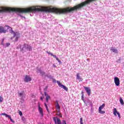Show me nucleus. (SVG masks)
<instances>
[{"label":"nucleus","mask_w":124,"mask_h":124,"mask_svg":"<svg viewBox=\"0 0 124 124\" xmlns=\"http://www.w3.org/2000/svg\"><path fill=\"white\" fill-rule=\"evenodd\" d=\"M57 83L58 84V86H59L61 88L62 86V83H61V81H57Z\"/></svg>","instance_id":"obj_20"},{"label":"nucleus","mask_w":124,"mask_h":124,"mask_svg":"<svg viewBox=\"0 0 124 124\" xmlns=\"http://www.w3.org/2000/svg\"><path fill=\"white\" fill-rule=\"evenodd\" d=\"M3 101V98L0 96V102H2Z\"/></svg>","instance_id":"obj_25"},{"label":"nucleus","mask_w":124,"mask_h":124,"mask_svg":"<svg viewBox=\"0 0 124 124\" xmlns=\"http://www.w3.org/2000/svg\"><path fill=\"white\" fill-rule=\"evenodd\" d=\"M5 27H6L7 29H11V31L10 32L12 33V34L14 35V37H16V41H18V39L20 38V33H19L18 32H14V31H13L12 30V28L9 26L6 25Z\"/></svg>","instance_id":"obj_2"},{"label":"nucleus","mask_w":124,"mask_h":124,"mask_svg":"<svg viewBox=\"0 0 124 124\" xmlns=\"http://www.w3.org/2000/svg\"><path fill=\"white\" fill-rule=\"evenodd\" d=\"M6 45L7 47H8V46H10V43H7L6 44Z\"/></svg>","instance_id":"obj_28"},{"label":"nucleus","mask_w":124,"mask_h":124,"mask_svg":"<svg viewBox=\"0 0 124 124\" xmlns=\"http://www.w3.org/2000/svg\"><path fill=\"white\" fill-rule=\"evenodd\" d=\"M30 81H31V78L30 76L26 75L24 78V81L28 83V82H30Z\"/></svg>","instance_id":"obj_8"},{"label":"nucleus","mask_w":124,"mask_h":124,"mask_svg":"<svg viewBox=\"0 0 124 124\" xmlns=\"http://www.w3.org/2000/svg\"><path fill=\"white\" fill-rule=\"evenodd\" d=\"M57 113L56 115L57 116H59L61 118L62 117V113H61V110H56Z\"/></svg>","instance_id":"obj_17"},{"label":"nucleus","mask_w":124,"mask_h":124,"mask_svg":"<svg viewBox=\"0 0 124 124\" xmlns=\"http://www.w3.org/2000/svg\"><path fill=\"white\" fill-rule=\"evenodd\" d=\"M80 124H83V117L80 118Z\"/></svg>","instance_id":"obj_24"},{"label":"nucleus","mask_w":124,"mask_h":124,"mask_svg":"<svg viewBox=\"0 0 124 124\" xmlns=\"http://www.w3.org/2000/svg\"><path fill=\"white\" fill-rule=\"evenodd\" d=\"M2 116H5L6 118H9V119H10V121L12 122V123H15V122L14 121H13V120H12V118H11V116H10V115L4 113H1V114Z\"/></svg>","instance_id":"obj_9"},{"label":"nucleus","mask_w":124,"mask_h":124,"mask_svg":"<svg viewBox=\"0 0 124 124\" xmlns=\"http://www.w3.org/2000/svg\"><path fill=\"white\" fill-rule=\"evenodd\" d=\"M120 102L122 105H124V100H123V98H122V97L120 98Z\"/></svg>","instance_id":"obj_18"},{"label":"nucleus","mask_w":124,"mask_h":124,"mask_svg":"<svg viewBox=\"0 0 124 124\" xmlns=\"http://www.w3.org/2000/svg\"><path fill=\"white\" fill-rule=\"evenodd\" d=\"M19 96H23L24 95V91H23L22 93H18Z\"/></svg>","instance_id":"obj_23"},{"label":"nucleus","mask_w":124,"mask_h":124,"mask_svg":"<svg viewBox=\"0 0 124 124\" xmlns=\"http://www.w3.org/2000/svg\"><path fill=\"white\" fill-rule=\"evenodd\" d=\"M48 89V86H46V88L45 89V90L46 91V90Z\"/></svg>","instance_id":"obj_32"},{"label":"nucleus","mask_w":124,"mask_h":124,"mask_svg":"<svg viewBox=\"0 0 124 124\" xmlns=\"http://www.w3.org/2000/svg\"><path fill=\"white\" fill-rule=\"evenodd\" d=\"M7 30L4 29L2 26H0V33H6Z\"/></svg>","instance_id":"obj_11"},{"label":"nucleus","mask_w":124,"mask_h":124,"mask_svg":"<svg viewBox=\"0 0 124 124\" xmlns=\"http://www.w3.org/2000/svg\"><path fill=\"white\" fill-rule=\"evenodd\" d=\"M1 12H18L19 13H29V8H11L0 7V13Z\"/></svg>","instance_id":"obj_1"},{"label":"nucleus","mask_w":124,"mask_h":124,"mask_svg":"<svg viewBox=\"0 0 124 124\" xmlns=\"http://www.w3.org/2000/svg\"><path fill=\"white\" fill-rule=\"evenodd\" d=\"M46 53H47V54H48V55H51L52 57H53V58H55V59L57 60L58 62H61V60H60V59L57 58V56L53 55V53H51L50 51H46Z\"/></svg>","instance_id":"obj_6"},{"label":"nucleus","mask_w":124,"mask_h":124,"mask_svg":"<svg viewBox=\"0 0 124 124\" xmlns=\"http://www.w3.org/2000/svg\"><path fill=\"white\" fill-rule=\"evenodd\" d=\"M110 51H112V52H113V53H115L116 54H118V49H117L116 48H114L113 47H112L110 49Z\"/></svg>","instance_id":"obj_16"},{"label":"nucleus","mask_w":124,"mask_h":124,"mask_svg":"<svg viewBox=\"0 0 124 124\" xmlns=\"http://www.w3.org/2000/svg\"><path fill=\"white\" fill-rule=\"evenodd\" d=\"M46 108L47 111L49 113V109L48 108V107H46Z\"/></svg>","instance_id":"obj_30"},{"label":"nucleus","mask_w":124,"mask_h":124,"mask_svg":"<svg viewBox=\"0 0 124 124\" xmlns=\"http://www.w3.org/2000/svg\"><path fill=\"white\" fill-rule=\"evenodd\" d=\"M117 114L119 118V119H121V114H120V112L117 110V108H113V115L115 116H117Z\"/></svg>","instance_id":"obj_5"},{"label":"nucleus","mask_w":124,"mask_h":124,"mask_svg":"<svg viewBox=\"0 0 124 124\" xmlns=\"http://www.w3.org/2000/svg\"><path fill=\"white\" fill-rule=\"evenodd\" d=\"M45 93V96H49V95H48V94H47V93H46V92H45V93Z\"/></svg>","instance_id":"obj_29"},{"label":"nucleus","mask_w":124,"mask_h":124,"mask_svg":"<svg viewBox=\"0 0 124 124\" xmlns=\"http://www.w3.org/2000/svg\"><path fill=\"white\" fill-rule=\"evenodd\" d=\"M53 121H54L56 124H62V121L58 117H53Z\"/></svg>","instance_id":"obj_7"},{"label":"nucleus","mask_w":124,"mask_h":124,"mask_svg":"<svg viewBox=\"0 0 124 124\" xmlns=\"http://www.w3.org/2000/svg\"><path fill=\"white\" fill-rule=\"evenodd\" d=\"M20 50L22 53H25V52H27V51H31L32 48L31 45L28 44H24L23 45V47L20 48Z\"/></svg>","instance_id":"obj_3"},{"label":"nucleus","mask_w":124,"mask_h":124,"mask_svg":"<svg viewBox=\"0 0 124 124\" xmlns=\"http://www.w3.org/2000/svg\"><path fill=\"white\" fill-rule=\"evenodd\" d=\"M38 110L40 115H41L42 117H43L44 115L43 114V109H42V108L40 107V105H39L38 106Z\"/></svg>","instance_id":"obj_14"},{"label":"nucleus","mask_w":124,"mask_h":124,"mask_svg":"<svg viewBox=\"0 0 124 124\" xmlns=\"http://www.w3.org/2000/svg\"><path fill=\"white\" fill-rule=\"evenodd\" d=\"M19 114L20 115V116H23V113L22 112V111L19 110Z\"/></svg>","instance_id":"obj_26"},{"label":"nucleus","mask_w":124,"mask_h":124,"mask_svg":"<svg viewBox=\"0 0 124 124\" xmlns=\"http://www.w3.org/2000/svg\"><path fill=\"white\" fill-rule=\"evenodd\" d=\"M50 96H46V102H48V101H49V99H50Z\"/></svg>","instance_id":"obj_22"},{"label":"nucleus","mask_w":124,"mask_h":124,"mask_svg":"<svg viewBox=\"0 0 124 124\" xmlns=\"http://www.w3.org/2000/svg\"><path fill=\"white\" fill-rule=\"evenodd\" d=\"M114 82L116 86H120V79L118 77L114 78Z\"/></svg>","instance_id":"obj_10"},{"label":"nucleus","mask_w":124,"mask_h":124,"mask_svg":"<svg viewBox=\"0 0 124 124\" xmlns=\"http://www.w3.org/2000/svg\"><path fill=\"white\" fill-rule=\"evenodd\" d=\"M45 107H48V106H47V104H46V103H45Z\"/></svg>","instance_id":"obj_33"},{"label":"nucleus","mask_w":124,"mask_h":124,"mask_svg":"<svg viewBox=\"0 0 124 124\" xmlns=\"http://www.w3.org/2000/svg\"><path fill=\"white\" fill-rule=\"evenodd\" d=\"M43 73H44V74H45V72H43Z\"/></svg>","instance_id":"obj_36"},{"label":"nucleus","mask_w":124,"mask_h":124,"mask_svg":"<svg viewBox=\"0 0 124 124\" xmlns=\"http://www.w3.org/2000/svg\"><path fill=\"white\" fill-rule=\"evenodd\" d=\"M4 42V39H2V45H3V42Z\"/></svg>","instance_id":"obj_31"},{"label":"nucleus","mask_w":124,"mask_h":124,"mask_svg":"<svg viewBox=\"0 0 124 124\" xmlns=\"http://www.w3.org/2000/svg\"><path fill=\"white\" fill-rule=\"evenodd\" d=\"M56 105L55 106V108L56 109V111H61V107L59 104V102L58 101H56Z\"/></svg>","instance_id":"obj_12"},{"label":"nucleus","mask_w":124,"mask_h":124,"mask_svg":"<svg viewBox=\"0 0 124 124\" xmlns=\"http://www.w3.org/2000/svg\"><path fill=\"white\" fill-rule=\"evenodd\" d=\"M53 81H54L55 82H56V79H53Z\"/></svg>","instance_id":"obj_35"},{"label":"nucleus","mask_w":124,"mask_h":124,"mask_svg":"<svg viewBox=\"0 0 124 124\" xmlns=\"http://www.w3.org/2000/svg\"><path fill=\"white\" fill-rule=\"evenodd\" d=\"M77 80H79V82H82L83 80V79L80 76V74L79 73L77 74Z\"/></svg>","instance_id":"obj_15"},{"label":"nucleus","mask_w":124,"mask_h":124,"mask_svg":"<svg viewBox=\"0 0 124 124\" xmlns=\"http://www.w3.org/2000/svg\"><path fill=\"white\" fill-rule=\"evenodd\" d=\"M105 107V104H103L100 106L98 109V112L100 114H105V111L102 110V109Z\"/></svg>","instance_id":"obj_4"},{"label":"nucleus","mask_w":124,"mask_h":124,"mask_svg":"<svg viewBox=\"0 0 124 124\" xmlns=\"http://www.w3.org/2000/svg\"><path fill=\"white\" fill-rule=\"evenodd\" d=\"M81 94H82L81 99H82V100H83L84 101V92H81Z\"/></svg>","instance_id":"obj_21"},{"label":"nucleus","mask_w":124,"mask_h":124,"mask_svg":"<svg viewBox=\"0 0 124 124\" xmlns=\"http://www.w3.org/2000/svg\"><path fill=\"white\" fill-rule=\"evenodd\" d=\"M62 124H66V122L65 121V120L62 121Z\"/></svg>","instance_id":"obj_27"},{"label":"nucleus","mask_w":124,"mask_h":124,"mask_svg":"<svg viewBox=\"0 0 124 124\" xmlns=\"http://www.w3.org/2000/svg\"><path fill=\"white\" fill-rule=\"evenodd\" d=\"M88 95H91V89L89 87H84Z\"/></svg>","instance_id":"obj_13"},{"label":"nucleus","mask_w":124,"mask_h":124,"mask_svg":"<svg viewBox=\"0 0 124 124\" xmlns=\"http://www.w3.org/2000/svg\"><path fill=\"white\" fill-rule=\"evenodd\" d=\"M61 88H62V89H63L64 90H65V91H68V88H67V87H66L64 85H62Z\"/></svg>","instance_id":"obj_19"},{"label":"nucleus","mask_w":124,"mask_h":124,"mask_svg":"<svg viewBox=\"0 0 124 124\" xmlns=\"http://www.w3.org/2000/svg\"><path fill=\"white\" fill-rule=\"evenodd\" d=\"M41 100H43V97H41Z\"/></svg>","instance_id":"obj_34"}]
</instances>
